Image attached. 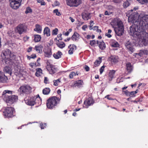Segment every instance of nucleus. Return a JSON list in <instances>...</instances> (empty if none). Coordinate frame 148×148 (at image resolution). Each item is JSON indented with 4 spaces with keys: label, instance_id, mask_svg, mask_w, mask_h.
<instances>
[{
    "label": "nucleus",
    "instance_id": "nucleus-41",
    "mask_svg": "<svg viewBox=\"0 0 148 148\" xmlns=\"http://www.w3.org/2000/svg\"><path fill=\"white\" fill-rule=\"evenodd\" d=\"M37 2L38 3H40L42 5H45V3L43 0H37Z\"/></svg>",
    "mask_w": 148,
    "mask_h": 148
},
{
    "label": "nucleus",
    "instance_id": "nucleus-11",
    "mask_svg": "<svg viewBox=\"0 0 148 148\" xmlns=\"http://www.w3.org/2000/svg\"><path fill=\"white\" fill-rule=\"evenodd\" d=\"M10 6L13 9H16L20 5L21 1L17 0H10Z\"/></svg>",
    "mask_w": 148,
    "mask_h": 148
},
{
    "label": "nucleus",
    "instance_id": "nucleus-36",
    "mask_svg": "<svg viewBox=\"0 0 148 148\" xmlns=\"http://www.w3.org/2000/svg\"><path fill=\"white\" fill-rule=\"evenodd\" d=\"M57 45L59 47L62 49L65 47V45L64 42H62L58 43Z\"/></svg>",
    "mask_w": 148,
    "mask_h": 148
},
{
    "label": "nucleus",
    "instance_id": "nucleus-2",
    "mask_svg": "<svg viewBox=\"0 0 148 148\" xmlns=\"http://www.w3.org/2000/svg\"><path fill=\"white\" fill-rule=\"evenodd\" d=\"M114 28L116 34L118 36L123 35L124 32V26L122 21L117 19H114L110 23Z\"/></svg>",
    "mask_w": 148,
    "mask_h": 148
},
{
    "label": "nucleus",
    "instance_id": "nucleus-31",
    "mask_svg": "<svg viewBox=\"0 0 148 148\" xmlns=\"http://www.w3.org/2000/svg\"><path fill=\"white\" fill-rule=\"evenodd\" d=\"M41 37L39 35H34V40L35 42L40 41L41 40Z\"/></svg>",
    "mask_w": 148,
    "mask_h": 148
},
{
    "label": "nucleus",
    "instance_id": "nucleus-20",
    "mask_svg": "<svg viewBox=\"0 0 148 148\" xmlns=\"http://www.w3.org/2000/svg\"><path fill=\"white\" fill-rule=\"evenodd\" d=\"M110 59L112 62L116 63L118 61V57L117 56H111L110 58Z\"/></svg>",
    "mask_w": 148,
    "mask_h": 148
},
{
    "label": "nucleus",
    "instance_id": "nucleus-48",
    "mask_svg": "<svg viewBox=\"0 0 148 148\" xmlns=\"http://www.w3.org/2000/svg\"><path fill=\"white\" fill-rule=\"evenodd\" d=\"M44 82L45 83V84H47L48 83V79L47 77H45Z\"/></svg>",
    "mask_w": 148,
    "mask_h": 148
},
{
    "label": "nucleus",
    "instance_id": "nucleus-1",
    "mask_svg": "<svg viewBox=\"0 0 148 148\" xmlns=\"http://www.w3.org/2000/svg\"><path fill=\"white\" fill-rule=\"evenodd\" d=\"M137 9V8L134 7L128 12V22L133 24L136 23L130 27L129 33L132 36L134 40L127 41L125 44L126 48L131 53L134 51L133 47L137 46V43L139 44L145 42L148 36V33L145 31L148 28V15L143 12L138 16L136 11Z\"/></svg>",
    "mask_w": 148,
    "mask_h": 148
},
{
    "label": "nucleus",
    "instance_id": "nucleus-7",
    "mask_svg": "<svg viewBox=\"0 0 148 148\" xmlns=\"http://www.w3.org/2000/svg\"><path fill=\"white\" fill-rule=\"evenodd\" d=\"M27 30V27L24 24H20L16 27L15 31L16 33L21 34L25 33Z\"/></svg>",
    "mask_w": 148,
    "mask_h": 148
},
{
    "label": "nucleus",
    "instance_id": "nucleus-61",
    "mask_svg": "<svg viewBox=\"0 0 148 148\" xmlns=\"http://www.w3.org/2000/svg\"><path fill=\"white\" fill-rule=\"evenodd\" d=\"M124 92H125V94L127 95H129V94L130 93V92L127 90H126Z\"/></svg>",
    "mask_w": 148,
    "mask_h": 148
},
{
    "label": "nucleus",
    "instance_id": "nucleus-10",
    "mask_svg": "<svg viewBox=\"0 0 148 148\" xmlns=\"http://www.w3.org/2000/svg\"><path fill=\"white\" fill-rule=\"evenodd\" d=\"M11 52L8 49H6L3 51L1 54V56L3 60H5L6 59H8L11 56Z\"/></svg>",
    "mask_w": 148,
    "mask_h": 148
},
{
    "label": "nucleus",
    "instance_id": "nucleus-62",
    "mask_svg": "<svg viewBox=\"0 0 148 148\" xmlns=\"http://www.w3.org/2000/svg\"><path fill=\"white\" fill-rule=\"evenodd\" d=\"M98 27L97 26H95V27H94L93 28H92V29L93 30H95L97 29L98 28Z\"/></svg>",
    "mask_w": 148,
    "mask_h": 148
},
{
    "label": "nucleus",
    "instance_id": "nucleus-9",
    "mask_svg": "<svg viewBox=\"0 0 148 148\" xmlns=\"http://www.w3.org/2000/svg\"><path fill=\"white\" fill-rule=\"evenodd\" d=\"M66 4L71 7H77L82 3L81 0H66Z\"/></svg>",
    "mask_w": 148,
    "mask_h": 148
},
{
    "label": "nucleus",
    "instance_id": "nucleus-34",
    "mask_svg": "<svg viewBox=\"0 0 148 148\" xmlns=\"http://www.w3.org/2000/svg\"><path fill=\"white\" fill-rule=\"evenodd\" d=\"M147 53V51L145 50H141L140 51V52L139 53L136 54L139 55L141 57L142 56L143 54Z\"/></svg>",
    "mask_w": 148,
    "mask_h": 148
},
{
    "label": "nucleus",
    "instance_id": "nucleus-33",
    "mask_svg": "<svg viewBox=\"0 0 148 148\" xmlns=\"http://www.w3.org/2000/svg\"><path fill=\"white\" fill-rule=\"evenodd\" d=\"M29 65L32 68L35 67L37 66H39L40 65V64L39 63H38L37 64L36 63H34L32 62L30 63L29 64Z\"/></svg>",
    "mask_w": 148,
    "mask_h": 148
},
{
    "label": "nucleus",
    "instance_id": "nucleus-32",
    "mask_svg": "<svg viewBox=\"0 0 148 148\" xmlns=\"http://www.w3.org/2000/svg\"><path fill=\"white\" fill-rule=\"evenodd\" d=\"M50 90L49 88H46L43 89L42 93L44 95H48L50 92Z\"/></svg>",
    "mask_w": 148,
    "mask_h": 148
},
{
    "label": "nucleus",
    "instance_id": "nucleus-53",
    "mask_svg": "<svg viewBox=\"0 0 148 148\" xmlns=\"http://www.w3.org/2000/svg\"><path fill=\"white\" fill-rule=\"evenodd\" d=\"M87 27V26L86 25H84L82 27V29L84 31L86 30V29Z\"/></svg>",
    "mask_w": 148,
    "mask_h": 148
},
{
    "label": "nucleus",
    "instance_id": "nucleus-39",
    "mask_svg": "<svg viewBox=\"0 0 148 148\" xmlns=\"http://www.w3.org/2000/svg\"><path fill=\"white\" fill-rule=\"evenodd\" d=\"M130 4L128 1H126L123 4V6L124 8H126Z\"/></svg>",
    "mask_w": 148,
    "mask_h": 148
},
{
    "label": "nucleus",
    "instance_id": "nucleus-44",
    "mask_svg": "<svg viewBox=\"0 0 148 148\" xmlns=\"http://www.w3.org/2000/svg\"><path fill=\"white\" fill-rule=\"evenodd\" d=\"M105 67V66H103L100 69V74H101L103 71Z\"/></svg>",
    "mask_w": 148,
    "mask_h": 148
},
{
    "label": "nucleus",
    "instance_id": "nucleus-63",
    "mask_svg": "<svg viewBox=\"0 0 148 148\" xmlns=\"http://www.w3.org/2000/svg\"><path fill=\"white\" fill-rule=\"evenodd\" d=\"M90 25H93V24H94L93 21H90Z\"/></svg>",
    "mask_w": 148,
    "mask_h": 148
},
{
    "label": "nucleus",
    "instance_id": "nucleus-17",
    "mask_svg": "<svg viewBox=\"0 0 148 148\" xmlns=\"http://www.w3.org/2000/svg\"><path fill=\"white\" fill-rule=\"evenodd\" d=\"M45 56L47 57H50L52 55L51 49L49 48H47L45 49L44 52Z\"/></svg>",
    "mask_w": 148,
    "mask_h": 148
},
{
    "label": "nucleus",
    "instance_id": "nucleus-30",
    "mask_svg": "<svg viewBox=\"0 0 148 148\" xmlns=\"http://www.w3.org/2000/svg\"><path fill=\"white\" fill-rule=\"evenodd\" d=\"M101 62V58L99 57V59L97 60L94 62V66L97 67L98 66Z\"/></svg>",
    "mask_w": 148,
    "mask_h": 148
},
{
    "label": "nucleus",
    "instance_id": "nucleus-45",
    "mask_svg": "<svg viewBox=\"0 0 148 148\" xmlns=\"http://www.w3.org/2000/svg\"><path fill=\"white\" fill-rule=\"evenodd\" d=\"M97 42V41H96L95 40H93L90 41V44L91 46H94Z\"/></svg>",
    "mask_w": 148,
    "mask_h": 148
},
{
    "label": "nucleus",
    "instance_id": "nucleus-35",
    "mask_svg": "<svg viewBox=\"0 0 148 148\" xmlns=\"http://www.w3.org/2000/svg\"><path fill=\"white\" fill-rule=\"evenodd\" d=\"M4 71L8 73L11 74V72L10 68L7 66H6L4 68Z\"/></svg>",
    "mask_w": 148,
    "mask_h": 148
},
{
    "label": "nucleus",
    "instance_id": "nucleus-54",
    "mask_svg": "<svg viewBox=\"0 0 148 148\" xmlns=\"http://www.w3.org/2000/svg\"><path fill=\"white\" fill-rule=\"evenodd\" d=\"M32 58L34 59L36 57V55L35 54H32L31 56Z\"/></svg>",
    "mask_w": 148,
    "mask_h": 148
},
{
    "label": "nucleus",
    "instance_id": "nucleus-26",
    "mask_svg": "<svg viewBox=\"0 0 148 148\" xmlns=\"http://www.w3.org/2000/svg\"><path fill=\"white\" fill-rule=\"evenodd\" d=\"M36 70V71L35 73V75L36 76L38 77L42 74V70L40 68H37Z\"/></svg>",
    "mask_w": 148,
    "mask_h": 148
},
{
    "label": "nucleus",
    "instance_id": "nucleus-5",
    "mask_svg": "<svg viewBox=\"0 0 148 148\" xmlns=\"http://www.w3.org/2000/svg\"><path fill=\"white\" fill-rule=\"evenodd\" d=\"M60 99L56 96L51 97L47 101V106L48 108L53 109L59 103Z\"/></svg>",
    "mask_w": 148,
    "mask_h": 148
},
{
    "label": "nucleus",
    "instance_id": "nucleus-50",
    "mask_svg": "<svg viewBox=\"0 0 148 148\" xmlns=\"http://www.w3.org/2000/svg\"><path fill=\"white\" fill-rule=\"evenodd\" d=\"M141 4H144L145 3H148V0H142L141 2Z\"/></svg>",
    "mask_w": 148,
    "mask_h": 148
},
{
    "label": "nucleus",
    "instance_id": "nucleus-16",
    "mask_svg": "<svg viewBox=\"0 0 148 148\" xmlns=\"http://www.w3.org/2000/svg\"><path fill=\"white\" fill-rule=\"evenodd\" d=\"M90 13L88 12H83L82 15V18L85 20H88L91 18Z\"/></svg>",
    "mask_w": 148,
    "mask_h": 148
},
{
    "label": "nucleus",
    "instance_id": "nucleus-13",
    "mask_svg": "<svg viewBox=\"0 0 148 148\" xmlns=\"http://www.w3.org/2000/svg\"><path fill=\"white\" fill-rule=\"evenodd\" d=\"M83 84L84 83L83 81L81 80H79L75 81L74 83L71 86V87L73 88L75 87L79 88L82 86Z\"/></svg>",
    "mask_w": 148,
    "mask_h": 148
},
{
    "label": "nucleus",
    "instance_id": "nucleus-55",
    "mask_svg": "<svg viewBox=\"0 0 148 148\" xmlns=\"http://www.w3.org/2000/svg\"><path fill=\"white\" fill-rule=\"evenodd\" d=\"M105 98H107L109 100H112V99L110 97H109V95H107L105 96Z\"/></svg>",
    "mask_w": 148,
    "mask_h": 148
},
{
    "label": "nucleus",
    "instance_id": "nucleus-37",
    "mask_svg": "<svg viewBox=\"0 0 148 148\" xmlns=\"http://www.w3.org/2000/svg\"><path fill=\"white\" fill-rule=\"evenodd\" d=\"M76 75H78L77 72L75 73L74 72H71L69 75V77L70 79H72L74 76H76Z\"/></svg>",
    "mask_w": 148,
    "mask_h": 148
},
{
    "label": "nucleus",
    "instance_id": "nucleus-25",
    "mask_svg": "<svg viewBox=\"0 0 148 148\" xmlns=\"http://www.w3.org/2000/svg\"><path fill=\"white\" fill-rule=\"evenodd\" d=\"M115 73V71L114 70H112L110 71L109 73V77L111 78L110 79V80H112V79L114 78V74Z\"/></svg>",
    "mask_w": 148,
    "mask_h": 148
},
{
    "label": "nucleus",
    "instance_id": "nucleus-59",
    "mask_svg": "<svg viewBox=\"0 0 148 148\" xmlns=\"http://www.w3.org/2000/svg\"><path fill=\"white\" fill-rule=\"evenodd\" d=\"M106 36H107L108 38H110L112 36L110 34L106 33L105 34Z\"/></svg>",
    "mask_w": 148,
    "mask_h": 148
},
{
    "label": "nucleus",
    "instance_id": "nucleus-27",
    "mask_svg": "<svg viewBox=\"0 0 148 148\" xmlns=\"http://www.w3.org/2000/svg\"><path fill=\"white\" fill-rule=\"evenodd\" d=\"M126 69L129 72H131L132 70V67L130 63H127L126 64Z\"/></svg>",
    "mask_w": 148,
    "mask_h": 148
},
{
    "label": "nucleus",
    "instance_id": "nucleus-21",
    "mask_svg": "<svg viewBox=\"0 0 148 148\" xmlns=\"http://www.w3.org/2000/svg\"><path fill=\"white\" fill-rule=\"evenodd\" d=\"M97 43L99 45V48L101 49H104L106 48V45L103 41L99 42L97 41Z\"/></svg>",
    "mask_w": 148,
    "mask_h": 148
},
{
    "label": "nucleus",
    "instance_id": "nucleus-60",
    "mask_svg": "<svg viewBox=\"0 0 148 148\" xmlns=\"http://www.w3.org/2000/svg\"><path fill=\"white\" fill-rule=\"evenodd\" d=\"M69 19L71 20L72 22H73L75 21V20L73 18L70 17H69Z\"/></svg>",
    "mask_w": 148,
    "mask_h": 148
},
{
    "label": "nucleus",
    "instance_id": "nucleus-42",
    "mask_svg": "<svg viewBox=\"0 0 148 148\" xmlns=\"http://www.w3.org/2000/svg\"><path fill=\"white\" fill-rule=\"evenodd\" d=\"M53 13H56V15L58 16H59L60 15V12H58V9H55L54 10Z\"/></svg>",
    "mask_w": 148,
    "mask_h": 148
},
{
    "label": "nucleus",
    "instance_id": "nucleus-24",
    "mask_svg": "<svg viewBox=\"0 0 148 148\" xmlns=\"http://www.w3.org/2000/svg\"><path fill=\"white\" fill-rule=\"evenodd\" d=\"M44 34L46 35L47 36H50V30L48 27H46L44 30Z\"/></svg>",
    "mask_w": 148,
    "mask_h": 148
},
{
    "label": "nucleus",
    "instance_id": "nucleus-64",
    "mask_svg": "<svg viewBox=\"0 0 148 148\" xmlns=\"http://www.w3.org/2000/svg\"><path fill=\"white\" fill-rule=\"evenodd\" d=\"M69 34V32H67L65 33V35L66 36H68Z\"/></svg>",
    "mask_w": 148,
    "mask_h": 148
},
{
    "label": "nucleus",
    "instance_id": "nucleus-46",
    "mask_svg": "<svg viewBox=\"0 0 148 148\" xmlns=\"http://www.w3.org/2000/svg\"><path fill=\"white\" fill-rule=\"evenodd\" d=\"M46 126V123H44V125H43V123H42L40 124V127L42 129H44Z\"/></svg>",
    "mask_w": 148,
    "mask_h": 148
},
{
    "label": "nucleus",
    "instance_id": "nucleus-51",
    "mask_svg": "<svg viewBox=\"0 0 148 148\" xmlns=\"http://www.w3.org/2000/svg\"><path fill=\"white\" fill-rule=\"evenodd\" d=\"M85 69L86 70V71H88L89 70V67L87 66H85Z\"/></svg>",
    "mask_w": 148,
    "mask_h": 148
},
{
    "label": "nucleus",
    "instance_id": "nucleus-8",
    "mask_svg": "<svg viewBox=\"0 0 148 148\" xmlns=\"http://www.w3.org/2000/svg\"><path fill=\"white\" fill-rule=\"evenodd\" d=\"M14 109L12 107L5 108L3 112V115L5 118H9L13 116Z\"/></svg>",
    "mask_w": 148,
    "mask_h": 148
},
{
    "label": "nucleus",
    "instance_id": "nucleus-40",
    "mask_svg": "<svg viewBox=\"0 0 148 148\" xmlns=\"http://www.w3.org/2000/svg\"><path fill=\"white\" fill-rule=\"evenodd\" d=\"M32 12V9L30 7H27L26 9V10L25 11L26 14L31 13Z\"/></svg>",
    "mask_w": 148,
    "mask_h": 148
},
{
    "label": "nucleus",
    "instance_id": "nucleus-22",
    "mask_svg": "<svg viewBox=\"0 0 148 148\" xmlns=\"http://www.w3.org/2000/svg\"><path fill=\"white\" fill-rule=\"evenodd\" d=\"M62 55V53L60 51H58L56 53L53 54L54 57L56 59H58L61 57V56Z\"/></svg>",
    "mask_w": 148,
    "mask_h": 148
},
{
    "label": "nucleus",
    "instance_id": "nucleus-4",
    "mask_svg": "<svg viewBox=\"0 0 148 148\" xmlns=\"http://www.w3.org/2000/svg\"><path fill=\"white\" fill-rule=\"evenodd\" d=\"M25 100V103L30 106H34L36 103L40 105L41 104V99L38 95H36V96L31 97L29 99L26 98Z\"/></svg>",
    "mask_w": 148,
    "mask_h": 148
},
{
    "label": "nucleus",
    "instance_id": "nucleus-38",
    "mask_svg": "<svg viewBox=\"0 0 148 148\" xmlns=\"http://www.w3.org/2000/svg\"><path fill=\"white\" fill-rule=\"evenodd\" d=\"M53 85L54 86H57L60 82V79H58L57 80H54L53 81Z\"/></svg>",
    "mask_w": 148,
    "mask_h": 148
},
{
    "label": "nucleus",
    "instance_id": "nucleus-23",
    "mask_svg": "<svg viewBox=\"0 0 148 148\" xmlns=\"http://www.w3.org/2000/svg\"><path fill=\"white\" fill-rule=\"evenodd\" d=\"M36 28L34 29V31L38 33H40L42 31V27L39 25L37 24L35 25Z\"/></svg>",
    "mask_w": 148,
    "mask_h": 148
},
{
    "label": "nucleus",
    "instance_id": "nucleus-15",
    "mask_svg": "<svg viewBox=\"0 0 148 148\" xmlns=\"http://www.w3.org/2000/svg\"><path fill=\"white\" fill-rule=\"evenodd\" d=\"M8 78L3 72L0 71V82L5 83L7 82Z\"/></svg>",
    "mask_w": 148,
    "mask_h": 148
},
{
    "label": "nucleus",
    "instance_id": "nucleus-49",
    "mask_svg": "<svg viewBox=\"0 0 148 148\" xmlns=\"http://www.w3.org/2000/svg\"><path fill=\"white\" fill-rule=\"evenodd\" d=\"M135 93L134 92V91H132L130 92L129 96H133L134 95H135Z\"/></svg>",
    "mask_w": 148,
    "mask_h": 148
},
{
    "label": "nucleus",
    "instance_id": "nucleus-3",
    "mask_svg": "<svg viewBox=\"0 0 148 148\" xmlns=\"http://www.w3.org/2000/svg\"><path fill=\"white\" fill-rule=\"evenodd\" d=\"M8 94H12V91L10 90H4L2 94L3 99L6 103H13L16 101L18 100V97L15 95L8 96Z\"/></svg>",
    "mask_w": 148,
    "mask_h": 148
},
{
    "label": "nucleus",
    "instance_id": "nucleus-56",
    "mask_svg": "<svg viewBox=\"0 0 148 148\" xmlns=\"http://www.w3.org/2000/svg\"><path fill=\"white\" fill-rule=\"evenodd\" d=\"M32 47H29L27 49V51L29 52L32 51Z\"/></svg>",
    "mask_w": 148,
    "mask_h": 148
},
{
    "label": "nucleus",
    "instance_id": "nucleus-12",
    "mask_svg": "<svg viewBox=\"0 0 148 148\" xmlns=\"http://www.w3.org/2000/svg\"><path fill=\"white\" fill-rule=\"evenodd\" d=\"M47 69L51 74H53L56 72L57 68L56 66L49 63H47Z\"/></svg>",
    "mask_w": 148,
    "mask_h": 148
},
{
    "label": "nucleus",
    "instance_id": "nucleus-6",
    "mask_svg": "<svg viewBox=\"0 0 148 148\" xmlns=\"http://www.w3.org/2000/svg\"><path fill=\"white\" fill-rule=\"evenodd\" d=\"M32 88L29 85H26L21 86L18 91L20 93L23 95L30 94L31 92Z\"/></svg>",
    "mask_w": 148,
    "mask_h": 148
},
{
    "label": "nucleus",
    "instance_id": "nucleus-57",
    "mask_svg": "<svg viewBox=\"0 0 148 148\" xmlns=\"http://www.w3.org/2000/svg\"><path fill=\"white\" fill-rule=\"evenodd\" d=\"M110 14V12H108L107 11H106L105 12V15H109Z\"/></svg>",
    "mask_w": 148,
    "mask_h": 148
},
{
    "label": "nucleus",
    "instance_id": "nucleus-29",
    "mask_svg": "<svg viewBox=\"0 0 148 148\" xmlns=\"http://www.w3.org/2000/svg\"><path fill=\"white\" fill-rule=\"evenodd\" d=\"M42 47L41 45H36L34 47V49L38 53L42 52Z\"/></svg>",
    "mask_w": 148,
    "mask_h": 148
},
{
    "label": "nucleus",
    "instance_id": "nucleus-18",
    "mask_svg": "<svg viewBox=\"0 0 148 148\" xmlns=\"http://www.w3.org/2000/svg\"><path fill=\"white\" fill-rule=\"evenodd\" d=\"M69 54H72L73 53L74 51L76 49V47L73 45H70L69 46Z\"/></svg>",
    "mask_w": 148,
    "mask_h": 148
},
{
    "label": "nucleus",
    "instance_id": "nucleus-52",
    "mask_svg": "<svg viewBox=\"0 0 148 148\" xmlns=\"http://www.w3.org/2000/svg\"><path fill=\"white\" fill-rule=\"evenodd\" d=\"M121 0H112V1L115 3H119L120 2Z\"/></svg>",
    "mask_w": 148,
    "mask_h": 148
},
{
    "label": "nucleus",
    "instance_id": "nucleus-58",
    "mask_svg": "<svg viewBox=\"0 0 148 148\" xmlns=\"http://www.w3.org/2000/svg\"><path fill=\"white\" fill-rule=\"evenodd\" d=\"M62 34H60L58 35L57 36V37L58 38H59V40H62V38H61Z\"/></svg>",
    "mask_w": 148,
    "mask_h": 148
},
{
    "label": "nucleus",
    "instance_id": "nucleus-28",
    "mask_svg": "<svg viewBox=\"0 0 148 148\" xmlns=\"http://www.w3.org/2000/svg\"><path fill=\"white\" fill-rule=\"evenodd\" d=\"M79 38V34L76 32L72 36L71 38L73 41H76Z\"/></svg>",
    "mask_w": 148,
    "mask_h": 148
},
{
    "label": "nucleus",
    "instance_id": "nucleus-14",
    "mask_svg": "<svg viewBox=\"0 0 148 148\" xmlns=\"http://www.w3.org/2000/svg\"><path fill=\"white\" fill-rule=\"evenodd\" d=\"M93 103V101L91 98H89L86 99L84 102V107L86 108H87L88 107Z\"/></svg>",
    "mask_w": 148,
    "mask_h": 148
},
{
    "label": "nucleus",
    "instance_id": "nucleus-19",
    "mask_svg": "<svg viewBox=\"0 0 148 148\" xmlns=\"http://www.w3.org/2000/svg\"><path fill=\"white\" fill-rule=\"evenodd\" d=\"M110 45L112 47H117L119 46L118 42L114 40H112L110 41Z\"/></svg>",
    "mask_w": 148,
    "mask_h": 148
},
{
    "label": "nucleus",
    "instance_id": "nucleus-43",
    "mask_svg": "<svg viewBox=\"0 0 148 148\" xmlns=\"http://www.w3.org/2000/svg\"><path fill=\"white\" fill-rule=\"evenodd\" d=\"M58 29L57 28H56L53 31L52 34L53 35H56L57 34V32Z\"/></svg>",
    "mask_w": 148,
    "mask_h": 148
},
{
    "label": "nucleus",
    "instance_id": "nucleus-47",
    "mask_svg": "<svg viewBox=\"0 0 148 148\" xmlns=\"http://www.w3.org/2000/svg\"><path fill=\"white\" fill-rule=\"evenodd\" d=\"M59 4H60L59 2L57 1H56L54 2L53 5L54 6H57L59 5Z\"/></svg>",
    "mask_w": 148,
    "mask_h": 148
}]
</instances>
